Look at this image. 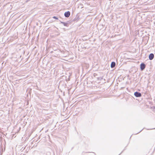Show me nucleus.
Here are the masks:
<instances>
[{
    "instance_id": "obj_2",
    "label": "nucleus",
    "mask_w": 155,
    "mask_h": 155,
    "mask_svg": "<svg viewBox=\"0 0 155 155\" xmlns=\"http://www.w3.org/2000/svg\"><path fill=\"white\" fill-rule=\"evenodd\" d=\"M145 67H146L145 64L143 63H142L140 64V65L141 70L142 71L145 68Z\"/></svg>"
},
{
    "instance_id": "obj_3",
    "label": "nucleus",
    "mask_w": 155,
    "mask_h": 155,
    "mask_svg": "<svg viewBox=\"0 0 155 155\" xmlns=\"http://www.w3.org/2000/svg\"><path fill=\"white\" fill-rule=\"evenodd\" d=\"M70 15V12L69 11L65 12L64 14V16L67 18Z\"/></svg>"
},
{
    "instance_id": "obj_7",
    "label": "nucleus",
    "mask_w": 155,
    "mask_h": 155,
    "mask_svg": "<svg viewBox=\"0 0 155 155\" xmlns=\"http://www.w3.org/2000/svg\"><path fill=\"white\" fill-rule=\"evenodd\" d=\"M53 18H54V19H58V18H57L56 17V16H54L53 17Z\"/></svg>"
},
{
    "instance_id": "obj_1",
    "label": "nucleus",
    "mask_w": 155,
    "mask_h": 155,
    "mask_svg": "<svg viewBox=\"0 0 155 155\" xmlns=\"http://www.w3.org/2000/svg\"><path fill=\"white\" fill-rule=\"evenodd\" d=\"M134 95L137 97H140L141 96V94L137 91L134 92Z\"/></svg>"
},
{
    "instance_id": "obj_4",
    "label": "nucleus",
    "mask_w": 155,
    "mask_h": 155,
    "mask_svg": "<svg viewBox=\"0 0 155 155\" xmlns=\"http://www.w3.org/2000/svg\"><path fill=\"white\" fill-rule=\"evenodd\" d=\"M154 57V54L153 53H151L149 55V58L150 60H151L153 59Z\"/></svg>"
},
{
    "instance_id": "obj_5",
    "label": "nucleus",
    "mask_w": 155,
    "mask_h": 155,
    "mask_svg": "<svg viewBox=\"0 0 155 155\" xmlns=\"http://www.w3.org/2000/svg\"><path fill=\"white\" fill-rule=\"evenodd\" d=\"M116 65V63L115 62L113 61L112 62L111 64L110 67L111 68H114Z\"/></svg>"
},
{
    "instance_id": "obj_6",
    "label": "nucleus",
    "mask_w": 155,
    "mask_h": 155,
    "mask_svg": "<svg viewBox=\"0 0 155 155\" xmlns=\"http://www.w3.org/2000/svg\"><path fill=\"white\" fill-rule=\"evenodd\" d=\"M61 23L63 24V25L65 26H68V23H65V22H61Z\"/></svg>"
}]
</instances>
